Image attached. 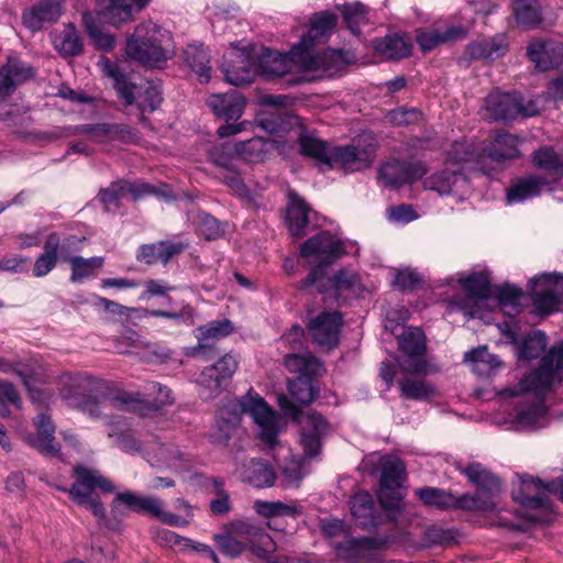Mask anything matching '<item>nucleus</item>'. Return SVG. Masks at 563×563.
Returning <instances> with one entry per match:
<instances>
[{
    "instance_id": "nucleus-1",
    "label": "nucleus",
    "mask_w": 563,
    "mask_h": 563,
    "mask_svg": "<svg viewBox=\"0 0 563 563\" xmlns=\"http://www.w3.org/2000/svg\"><path fill=\"white\" fill-rule=\"evenodd\" d=\"M335 25L336 16L329 11L316 13L310 19L308 34L302 36L301 41L292 47V54L298 58L303 70L321 71L331 76L347 63L341 49H325L321 53L311 51L314 43L324 42L329 38Z\"/></svg>"
},
{
    "instance_id": "nucleus-2",
    "label": "nucleus",
    "mask_w": 563,
    "mask_h": 563,
    "mask_svg": "<svg viewBox=\"0 0 563 563\" xmlns=\"http://www.w3.org/2000/svg\"><path fill=\"white\" fill-rule=\"evenodd\" d=\"M172 52L170 32L153 21L139 24L125 46L129 58L147 67H161Z\"/></svg>"
},
{
    "instance_id": "nucleus-3",
    "label": "nucleus",
    "mask_w": 563,
    "mask_h": 563,
    "mask_svg": "<svg viewBox=\"0 0 563 563\" xmlns=\"http://www.w3.org/2000/svg\"><path fill=\"white\" fill-rule=\"evenodd\" d=\"M478 157L472 143L454 142L448 153L445 167L426 178L424 187L440 195L463 191L467 187L463 170L478 167L475 163Z\"/></svg>"
},
{
    "instance_id": "nucleus-4",
    "label": "nucleus",
    "mask_w": 563,
    "mask_h": 563,
    "mask_svg": "<svg viewBox=\"0 0 563 563\" xmlns=\"http://www.w3.org/2000/svg\"><path fill=\"white\" fill-rule=\"evenodd\" d=\"M104 76L113 80L119 97L125 104L135 103L142 112L154 111L162 102L161 85L155 81H145L134 85L128 77L113 65L109 59L101 58L98 63Z\"/></svg>"
},
{
    "instance_id": "nucleus-5",
    "label": "nucleus",
    "mask_w": 563,
    "mask_h": 563,
    "mask_svg": "<svg viewBox=\"0 0 563 563\" xmlns=\"http://www.w3.org/2000/svg\"><path fill=\"white\" fill-rule=\"evenodd\" d=\"M345 253L342 241L329 232H321L305 241L300 247L301 256L310 264H317L307 278L300 283L301 289H308L319 282L323 275V266L331 265Z\"/></svg>"
},
{
    "instance_id": "nucleus-6",
    "label": "nucleus",
    "mask_w": 563,
    "mask_h": 563,
    "mask_svg": "<svg viewBox=\"0 0 563 563\" xmlns=\"http://www.w3.org/2000/svg\"><path fill=\"white\" fill-rule=\"evenodd\" d=\"M470 482L477 486L474 495L460 496V509L464 510H493L497 505L500 493V482L479 463H472L461 468Z\"/></svg>"
},
{
    "instance_id": "nucleus-7",
    "label": "nucleus",
    "mask_w": 563,
    "mask_h": 563,
    "mask_svg": "<svg viewBox=\"0 0 563 563\" xmlns=\"http://www.w3.org/2000/svg\"><path fill=\"white\" fill-rule=\"evenodd\" d=\"M74 473L76 481L69 492L71 498L78 505L87 507L96 517L103 519L106 509L101 501L92 496V492L95 488H100L104 493H112L115 489L114 485L98 470L77 465Z\"/></svg>"
},
{
    "instance_id": "nucleus-8",
    "label": "nucleus",
    "mask_w": 563,
    "mask_h": 563,
    "mask_svg": "<svg viewBox=\"0 0 563 563\" xmlns=\"http://www.w3.org/2000/svg\"><path fill=\"white\" fill-rule=\"evenodd\" d=\"M543 101V97H538L523 103L519 93L494 91L485 99L482 115L484 119L492 120H510L518 115L533 117L544 107Z\"/></svg>"
},
{
    "instance_id": "nucleus-9",
    "label": "nucleus",
    "mask_w": 563,
    "mask_h": 563,
    "mask_svg": "<svg viewBox=\"0 0 563 563\" xmlns=\"http://www.w3.org/2000/svg\"><path fill=\"white\" fill-rule=\"evenodd\" d=\"M376 459L380 467L379 501L387 509H396L404 498L399 488L406 479L405 464L394 455L369 456L373 463Z\"/></svg>"
},
{
    "instance_id": "nucleus-10",
    "label": "nucleus",
    "mask_w": 563,
    "mask_h": 563,
    "mask_svg": "<svg viewBox=\"0 0 563 563\" xmlns=\"http://www.w3.org/2000/svg\"><path fill=\"white\" fill-rule=\"evenodd\" d=\"M236 412L247 413L260 428V438L273 446L278 437V417L257 394L249 391L234 405Z\"/></svg>"
},
{
    "instance_id": "nucleus-11",
    "label": "nucleus",
    "mask_w": 563,
    "mask_h": 563,
    "mask_svg": "<svg viewBox=\"0 0 563 563\" xmlns=\"http://www.w3.org/2000/svg\"><path fill=\"white\" fill-rule=\"evenodd\" d=\"M549 494L560 495L563 499V479L558 478L543 484L540 479L530 475H522L518 488L512 492L514 499L531 510L550 509Z\"/></svg>"
},
{
    "instance_id": "nucleus-12",
    "label": "nucleus",
    "mask_w": 563,
    "mask_h": 563,
    "mask_svg": "<svg viewBox=\"0 0 563 563\" xmlns=\"http://www.w3.org/2000/svg\"><path fill=\"white\" fill-rule=\"evenodd\" d=\"M376 147L375 136L364 133L355 137L346 146L334 147L331 151V159L341 164L346 170H361L372 164Z\"/></svg>"
},
{
    "instance_id": "nucleus-13",
    "label": "nucleus",
    "mask_w": 563,
    "mask_h": 563,
    "mask_svg": "<svg viewBox=\"0 0 563 563\" xmlns=\"http://www.w3.org/2000/svg\"><path fill=\"white\" fill-rule=\"evenodd\" d=\"M563 380V345L542 358L541 366L520 380L522 390L537 395L545 394L558 382Z\"/></svg>"
},
{
    "instance_id": "nucleus-14",
    "label": "nucleus",
    "mask_w": 563,
    "mask_h": 563,
    "mask_svg": "<svg viewBox=\"0 0 563 563\" xmlns=\"http://www.w3.org/2000/svg\"><path fill=\"white\" fill-rule=\"evenodd\" d=\"M531 299L542 313L563 310V275L542 274L531 280Z\"/></svg>"
},
{
    "instance_id": "nucleus-15",
    "label": "nucleus",
    "mask_w": 563,
    "mask_h": 563,
    "mask_svg": "<svg viewBox=\"0 0 563 563\" xmlns=\"http://www.w3.org/2000/svg\"><path fill=\"white\" fill-rule=\"evenodd\" d=\"M238 366V358L225 354L216 364L206 367L198 379L201 397L206 400L216 398L228 386Z\"/></svg>"
},
{
    "instance_id": "nucleus-16",
    "label": "nucleus",
    "mask_w": 563,
    "mask_h": 563,
    "mask_svg": "<svg viewBox=\"0 0 563 563\" xmlns=\"http://www.w3.org/2000/svg\"><path fill=\"white\" fill-rule=\"evenodd\" d=\"M462 287L467 291V297L464 302L459 303L452 301L450 307L457 306L465 314L471 318H484L482 308L486 305V301L490 295V286L488 277L483 273L472 274L466 278L459 279Z\"/></svg>"
},
{
    "instance_id": "nucleus-17",
    "label": "nucleus",
    "mask_w": 563,
    "mask_h": 563,
    "mask_svg": "<svg viewBox=\"0 0 563 563\" xmlns=\"http://www.w3.org/2000/svg\"><path fill=\"white\" fill-rule=\"evenodd\" d=\"M404 356L397 360L398 366L406 373H422L427 364L421 357L426 350L423 332L418 328L404 330L398 339Z\"/></svg>"
},
{
    "instance_id": "nucleus-18",
    "label": "nucleus",
    "mask_w": 563,
    "mask_h": 563,
    "mask_svg": "<svg viewBox=\"0 0 563 563\" xmlns=\"http://www.w3.org/2000/svg\"><path fill=\"white\" fill-rule=\"evenodd\" d=\"M330 433V424L323 416L309 412L301 421L299 445L306 460L317 457L322 450V441Z\"/></svg>"
},
{
    "instance_id": "nucleus-19",
    "label": "nucleus",
    "mask_w": 563,
    "mask_h": 563,
    "mask_svg": "<svg viewBox=\"0 0 563 563\" xmlns=\"http://www.w3.org/2000/svg\"><path fill=\"white\" fill-rule=\"evenodd\" d=\"M263 106L276 108L275 112H263L257 124L271 134L285 133L299 124V118L288 113L285 108L289 99L285 96H265L262 100Z\"/></svg>"
},
{
    "instance_id": "nucleus-20",
    "label": "nucleus",
    "mask_w": 563,
    "mask_h": 563,
    "mask_svg": "<svg viewBox=\"0 0 563 563\" xmlns=\"http://www.w3.org/2000/svg\"><path fill=\"white\" fill-rule=\"evenodd\" d=\"M336 555L346 563H375L379 542L373 538H345L333 543Z\"/></svg>"
},
{
    "instance_id": "nucleus-21",
    "label": "nucleus",
    "mask_w": 563,
    "mask_h": 563,
    "mask_svg": "<svg viewBox=\"0 0 563 563\" xmlns=\"http://www.w3.org/2000/svg\"><path fill=\"white\" fill-rule=\"evenodd\" d=\"M152 0H98V13L107 23L119 26L133 21Z\"/></svg>"
},
{
    "instance_id": "nucleus-22",
    "label": "nucleus",
    "mask_w": 563,
    "mask_h": 563,
    "mask_svg": "<svg viewBox=\"0 0 563 563\" xmlns=\"http://www.w3.org/2000/svg\"><path fill=\"white\" fill-rule=\"evenodd\" d=\"M342 316L339 312H322L310 320L308 329L313 340L324 349H332L339 342Z\"/></svg>"
},
{
    "instance_id": "nucleus-23",
    "label": "nucleus",
    "mask_w": 563,
    "mask_h": 563,
    "mask_svg": "<svg viewBox=\"0 0 563 563\" xmlns=\"http://www.w3.org/2000/svg\"><path fill=\"white\" fill-rule=\"evenodd\" d=\"M426 174V167L422 163L412 164L389 162L379 169V179L385 187L398 188L399 186L415 181Z\"/></svg>"
},
{
    "instance_id": "nucleus-24",
    "label": "nucleus",
    "mask_w": 563,
    "mask_h": 563,
    "mask_svg": "<svg viewBox=\"0 0 563 563\" xmlns=\"http://www.w3.org/2000/svg\"><path fill=\"white\" fill-rule=\"evenodd\" d=\"M296 64L300 66L298 58L292 54V49L290 55H286L265 48L260 56L257 69L266 80H273L290 74Z\"/></svg>"
},
{
    "instance_id": "nucleus-25",
    "label": "nucleus",
    "mask_w": 563,
    "mask_h": 563,
    "mask_svg": "<svg viewBox=\"0 0 563 563\" xmlns=\"http://www.w3.org/2000/svg\"><path fill=\"white\" fill-rule=\"evenodd\" d=\"M144 457L153 466L180 471L185 467L184 454L173 443L152 441L146 444L143 452Z\"/></svg>"
},
{
    "instance_id": "nucleus-26",
    "label": "nucleus",
    "mask_w": 563,
    "mask_h": 563,
    "mask_svg": "<svg viewBox=\"0 0 563 563\" xmlns=\"http://www.w3.org/2000/svg\"><path fill=\"white\" fill-rule=\"evenodd\" d=\"M222 71L225 80L234 86L250 84L253 80L255 69L244 51L234 49L224 55Z\"/></svg>"
},
{
    "instance_id": "nucleus-27",
    "label": "nucleus",
    "mask_w": 563,
    "mask_h": 563,
    "mask_svg": "<svg viewBox=\"0 0 563 563\" xmlns=\"http://www.w3.org/2000/svg\"><path fill=\"white\" fill-rule=\"evenodd\" d=\"M527 55L538 69L545 71L562 64L563 45L554 41L534 40L529 44Z\"/></svg>"
},
{
    "instance_id": "nucleus-28",
    "label": "nucleus",
    "mask_w": 563,
    "mask_h": 563,
    "mask_svg": "<svg viewBox=\"0 0 563 563\" xmlns=\"http://www.w3.org/2000/svg\"><path fill=\"white\" fill-rule=\"evenodd\" d=\"M154 192V188L148 184L118 181L111 184L109 188L101 190L99 199L104 205L107 211H115L119 208V200L129 195H131L133 200H137L144 195Z\"/></svg>"
},
{
    "instance_id": "nucleus-29",
    "label": "nucleus",
    "mask_w": 563,
    "mask_h": 563,
    "mask_svg": "<svg viewBox=\"0 0 563 563\" xmlns=\"http://www.w3.org/2000/svg\"><path fill=\"white\" fill-rule=\"evenodd\" d=\"M140 399L131 393L119 390L115 394L103 397L99 402H85L82 410L91 418H100L101 416L108 417V412L113 409L136 411Z\"/></svg>"
},
{
    "instance_id": "nucleus-30",
    "label": "nucleus",
    "mask_w": 563,
    "mask_h": 563,
    "mask_svg": "<svg viewBox=\"0 0 563 563\" xmlns=\"http://www.w3.org/2000/svg\"><path fill=\"white\" fill-rule=\"evenodd\" d=\"M35 434L26 437L27 443L44 455L58 456L59 445L55 442V426L45 413H40L34 420Z\"/></svg>"
},
{
    "instance_id": "nucleus-31",
    "label": "nucleus",
    "mask_w": 563,
    "mask_h": 563,
    "mask_svg": "<svg viewBox=\"0 0 563 563\" xmlns=\"http://www.w3.org/2000/svg\"><path fill=\"white\" fill-rule=\"evenodd\" d=\"M212 112L225 121L238 120L244 112L245 99L236 91L212 95L207 100Z\"/></svg>"
},
{
    "instance_id": "nucleus-32",
    "label": "nucleus",
    "mask_w": 563,
    "mask_h": 563,
    "mask_svg": "<svg viewBox=\"0 0 563 563\" xmlns=\"http://www.w3.org/2000/svg\"><path fill=\"white\" fill-rule=\"evenodd\" d=\"M33 69L18 59L9 62L0 68V101L13 93L16 87L33 77Z\"/></svg>"
},
{
    "instance_id": "nucleus-33",
    "label": "nucleus",
    "mask_w": 563,
    "mask_h": 563,
    "mask_svg": "<svg viewBox=\"0 0 563 563\" xmlns=\"http://www.w3.org/2000/svg\"><path fill=\"white\" fill-rule=\"evenodd\" d=\"M62 14L59 3L55 1H42L23 12L22 21L23 24L31 30L36 32L43 27L45 23L56 22Z\"/></svg>"
},
{
    "instance_id": "nucleus-34",
    "label": "nucleus",
    "mask_w": 563,
    "mask_h": 563,
    "mask_svg": "<svg viewBox=\"0 0 563 563\" xmlns=\"http://www.w3.org/2000/svg\"><path fill=\"white\" fill-rule=\"evenodd\" d=\"M518 139L509 133H496L492 144L488 147L482 150V152L475 150L479 157L475 162L477 166L481 165L484 156L492 158L493 161L511 159L519 156L518 151Z\"/></svg>"
},
{
    "instance_id": "nucleus-35",
    "label": "nucleus",
    "mask_w": 563,
    "mask_h": 563,
    "mask_svg": "<svg viewBox=\"0 0 563 563\" xmlns=\"http://www.w3.org/2000/svg\"><path fill=\"white\" fill-rule=\"evenodd\" d=\"M521 394H532L537 398V401L532 402L527 408L518 410L514 420L516 427L521 430L542 427L545 418V407L542 405L541 398L544 394L537 395L533 391L522 390L519 384L511 395L517 396Z\"/></svg>"
},
{
    "instance_id": "nucleus-36",
    "label": "nucleus",
    "mask_w": 563,
    "mask_h": 563,
    "mask_svg": "<svg viewBox=\"0 0 563 563\" xmlns=\"http://www.w3.org/2000/svg\"><path fill=\"white\" fill-rule=\"evenodd\" d=\"M544 189H551L549 180H544L542 176L531 175L517 179L507 189V201L509 203L522 202L527 199L537 197Z\"/></svg>"
},
{
    "instance_id": "nucleus-37",
    "label": "nucleus",
    "mask_w": 563,
    "mask_h": 563,
    "mask_svg": "<svg viewBox=\"0 0 563 563\" xmlns=\"http://www.w3.org/2000/svg\"><path fill=\"white\" fill-rule=\"evenodd\" d=\"M239 475L243 482L255 487H269L276 479L273 468L262 460H250L239 468Z\"/></svg>"
},
{
    "instance_id": "nucleus-38",
    "label": "nucleus",
    "mask_w": 563,
    "mask_h": 563,
    "mask_svg": "<svg viewBox=\"0 0 563 563\" xmlns=\"http://www.w3.org/2000/svg\"><path fill=\"white\" fill-rule=\"evenodd\" d=\"M254 539L251 541L252 552L266 563H319L310 558L294 559L285 555L272 558L271 553L276 551L277 547L275 541L267 533H253Z\"/></svg>"
},
{
    "instance_id": "nucleus-39",
    "label": "nucleus",
    "mask_w": 563,
    "mask_h": 563,
    "mask_svg": "<svg viewBox=\"0 0 563 563\" xmlns=\"http://www.w3.org/2000/svg\"><path fill=\"white\" fill-rule=\"evenodd\" d=\"M532 163L537 168L547 172V175L542 176V178L549 180L550 186L555 184L563 176V162L551 147L543 146L534 151L532 154Z\"/></svg>"
},
{
    "instance_id": "nucleus-40",
    "label": "nucleus",
    "mask_w": 563,
    "mask_h": 563,
    "mask_svg": "<svg viewBox=\"0 0 563 563\" xmlns=\"http://www.w3.org/2000/svg\"><path fill=\"white\" fill-rule=\"evenodd\" d=\"M351 512L357 523L363 528L378 525V516L373 497L366 492L355 494L350 500Z\"/></svg>"
},
{
    "instance_id": "nucleus-41",
    "label": "nucleus",
    "mask_w": 563,
    "mask_h": 563,
    "mask_svg": "<svg viewBox=\"0 0 563 563\" xmlns=\"http://www.w3.org/2000/svg\"><path fill=\"white\" fill-rule=\"evenodd\" d=\"M183 56L200 82H208L211 79L210 56L201 44H188Z\"/></svg>"
},
{
    "instance_id": "nucleus-42",
    "label": "nucleus",
    "mask_w": 563,
    "mask_h": 563,
    "mask_svg": "<svg viewBox=\"0 0 563 563\" xmlns=\"http://www.w3.org/2000/svg\"><path fill=\"white\" fill-rule=\"evenodd\" d=\"M507 41L498 35L489 40L475 41L467 46L466 53L472 59H497L506 54Z\"/></svg>"
},
{
    "instance_id": "nucleus-43",
    "label": "nucleus",
    "mask_w": 563,
    "mask_h": 563,
    "mask_svg": "<svg viewBox=\"0 0 563 563\" xmlns=\"http://www.w3.org/2000/svg\"><path fill=\"white\" fill-rule=\"evenodd\" d=\"M60 239L57 233H51L44 243L43 253L36 258L33 266L35 277L46 276L56 266Z\"/></svg>"
},
{
    "instance_id": "nucleus-44",
    "label": "nucleus",
    "mask_w": 563,
    "mask_h": 563,
    "mask_svg": "<svg viewBox=\"0 0 563 563\" xmlns=\"http://www.w3.org/2000/svg\"><path fill=\"white\" fill-rule=\"evenodd\" d=\"M374 48L389 59H400L410 54L411 43L407 36L395 34L375 40Z\"/></svg>"
},
{
    "instance_id": "nucleus-45",
    "label": "nucleus",
    "mask_w": 563,
    "mask_h": 563,
    "mask_svg": "<svg viewBox=\"0 0 563 563\" xmlns=\"http://www.w3.org/2000/svg\"><path fill=\"white\" fill-rule=\"evenodd\" d=\"M464 362L468 363L472 371L479 376H489L500 365L498 357L490 354L486 346L466 352Z\"/></svg>"
},
{
    "instance_id": "nucleus-46",
    "label": "nucleus",
    "mask_w": 563,
    "mask_h": 563,
    "mask_svg": "<svg viewBox=\"0 0 563 563\" xmlns=\"http://www.w3.org/2000/svg\"><path fill=\"white\" fill-rule=\"evenodd\" d=\"M512 8L516 22L526 29H534L542 22L539 0H514Z\"/></svg>"
},
{
    "instance_id": "nucleus-47",
    "label": "nucleus",
    "mask_w": 563,
    "mask_h": 563,
    "mask_svg": "<svg viewBox=\"0 0 563 563\" xmlns=\"http://www.w3.org/2000/svg\"><path fill=\"white\" fill-rule=\"evenodd\" d=\"M289 205L287 209V223L289 231L294 235H301L308 223L307 203L295 192L288 194Z\"/></svg>"
},
{
    "instance_id": "nucleus-48",
    "label": "nucleus",
    "mask_w": 563,
    "mask_h": 563,
    "mask_svg": "<svg viewBox=\"0 0 563 563\" xmlns=\"http://www.w3.org/2000/svg\"><path fill=\"white\" fill-rule=\"evenodd\" d=\"M416 495L427 506L438 509L460 508V497L435 487H421L416 489Z\"/></svg>"
},
{
    "instance_id": "nucleus-49",
    "label": "nucleus",
    "mask_w": 563,
    "mask_h": 563,
    "mask_svg": "<svg viewBox=\"0 0 563 563\" xmlns=\"http://www.w3.org/2000/svg\"><path fill=\"white\" fill-rule=\"evenodd\" d=\"M271 147V142L262 137H254L234 145L236 156L249 163L263 162Z\"/></svg>"
},
{
    "instance_id": "nucleus-50",
    "label": "nucleus",
    "mask_w": 563,
    "mask_h": 563,
    "mask_svg": "<svg viewBox=\"0 0 563 563\" xmlns=\"http://www.w3.org/2000/svg\"><path fill=\"white\" fill-rule=\"evenodd\" d=\"M96 385L97 382L87 374L69 375L60 394L66 400H77L96 389Z\"/></svg>"
},
{
    "instance_id": "nucleus-51",
    "label": "nucleus",
    "mask_w": 563,
    "mask_h": 563,
    "mask_svg": "<svg viewBox=\"0 0 563 563\" xmlns=\"http://www.w3.org/2000/svg\"><path fill=\"white\" fill-rule=\"evenodd\" d=\"M308 472L309 470L306 459L291 456L282 465L279 478L285 487H298Z\"/></svg>"
},
{
    "instance_id": "nucleus-52",
    "label": "nucleus",
    "mask_w": 563,
    "mask_h": 563,
    "mask_svg": "<svg viewBox=\"0 0 563 563\" xmlns=\"http://www.w3.org/2000/svg\"><path fill=\"white\" fill-rule=\"evenodd\" d=\"M284 364L290 372L298 373L302 376L319 375L322 369L319 360L310 354H288L285 356Z\"/></svg>"
},
{
    "instance_id": "nucleus-53",
    "label": "nucleus",
    "mask_w": 563,
    "mask_h": 563,
    "mask_svg": "<svg viewBox=\"0 0 563 563\" xmlns=\"http://www.w3.org/2000/svg\"><path fill=\"white\" fill-rule=\"evenodd\" d=\"M54 47L63 56H75L81 53L82 43L74 25L68 24L53 40Z\"/></svg>"
},
{
    "instance_id": "nucleus-54",
    "label": "nucleus",
    "mask_w": 563,
    "mask_h": 563,
    "mask_svg": "<svg viewBox=\"0 0 563 563\" xmlns=\"http://www.w3.org/2000/svg\"><path fill=\"white\" fill-rule=\"evenodd\" d=\"M163 506V501L159 498L153 496H144L141 505V511L151 514L152 516L158 518L161 521L169 526L186 527L188 525L187 519H183L179 515L164 511Z\"/></svg>"
},
{
    "instance_id": "nucleus-55",
    "label": "nucleus",
    "mask_w": 563,
    "mask_h": 563,
    "mask_svg": "<svg viewBox=\"0 0 563 563\" xmlns=\"http://www.w3.org/2000/svg\"><path fill=\"white\" fill-rule=\"evenodd\" d=\"M521 297V290L510 285L499 287L496 292V301L499 309L509 317L516 316L520 311Z\"/></svg>"
},
{
    "instance_id": "nucleus-56",
    "label": "nucleus",
    "mask_w": 563,
    "mask_h": 563,
    "mask_svg": "<svg viewBox=\"0 0 563 563\" xmlns=\"http://www.w3.org/2000/svg\"><path fill=\"white\" fill-rule=\"evenodd\" d=\"M209 494L214 495L210 501V509L214 515H225L231 509L230 496L223 488V481L220 478H209L205 484Z\"/></svg>"
},
{
    "instance_id": "nucleus-57",
    "label": "nucleus",
    "mask_w": 563,
    "mask_h": 563,
    "mask_svg": "<svg viewBox=\"0 0 563 563\" xmlns=\"http://www.w3.org/2000/svg\"><path fill=\"white\" fill-rule=\"evenodd\" d=\"M147 394L143 396H141L139 393L132 394L134 397L140 399L136 410L141 409L143 404L151 405L155 409H159L161 407L169 405L173 401L170 390L158 383L152 382L147 384Z\"/></svg>"
},
{
    "instance_id": "nucleus-58",
    "label": "nucleus",
    "mask_w": 563,
    "mask_h": 563,
    "mask_svg": "<svg viewBox=\"0 0 563 563\" xmlns=\"http://www.w3.org/2000/svg\"><path fill=\"white\" fill-rule=\"evenodd\" d=\"M298 141L302 154L322 162H330L331 152L327 143L312 134L305 133L299 135Z\"/></svg>"
},
{
    "instance_id": "nucleus-59",
    "label": "nucleus",
    "mask_w": 563,
    "mask_h": 563,
    "mask_svg": "<svg viewBox=\"0 0 563 563\" xmlns=\"http://www.w3.org/2000/svg\"><path fill=\"white\" fill-rule=\"evenodd\" d=\"M547 336L544 332L536 330L530 332L522 342L519 357L526 360L537 358L545 350Z\"/></svg>"
},
{
    "instance_id": "nucleus-60",
    "label": "nucleus",
    "mask_w": 563,
    "mask_h": 563,
    "mask_svg": "<svg viewBox=\"0 0 563 563\" xmlns=\"http://www.w3.org/2000/svg\"><path fill=\"white\" fill-rule=\"evenodd\" d=\"M71 265L70 280L77 283L85 277L92 274V271L103 265V257H90L84 258L80 256H74L69 258Z\"/></svg>"
},
{
    "instance_id": "nucleus-61",
    "label": "nucleus",
    "mask_w": 563,
    "mask_h": 563,
    "mask_svg": "<svg viewBox=\"0 0 563 563\" xmlns=\"http://www.w3.org/2000/svg\"><path fill=\"white\" fill-rule=\"evenodd\" d=\"M399 387L401 396L407 399L426 400L434 394L433 387L424 380L404 379Z\"/></svg>"
},
{
    "instance_id": "nucleus-62",
    "label": "nucleus",
    "mask_w": 563,
    "mask_h": 563,
    "mask_svg": "<svg viewBox=\"0 0 563 563\" xmlns=\"http://www.w3.org/2000/svg\"><path fill=\"white\" fill-rule=\"evenodd\" d=\"M233 324L230 320H214L206 325L198 328V340L199 342L207 340L221 339L233 332Z\"/></svg>"
},
{
    "instance_id": "nucleus-63",
    "label": "nucleus",
    "mask_w": 563,
    "mask_h": 563,
    "mask_svg": "<svg viewBox=\"0 0 563 563\" xmlns=\"http://www.w3.org/2000/svg\"><path fill=\"white\" fill-rule=\"evenodd\" d=\"M342 14L347 27L355 35L358 34L360 26L367 21L366 9L360 2L343 4Z\"/></svg>"
},
{
    "instance_id": "nucleus-64",
    "label": "nucleus",
    "mask_w": 563,
    "mask_h": 563,
    "mask_svg": "<svg viewBox=\"0 0 563 563\" xmlns=\"http://www.w3.org/2000/svg\"><path fill=\"white\" fill-rule=\"evenodd\" d=\"M289 390L292 398L301 405H309L316 399L318 394L312 383L301 377L290 384Z\"/></svg>"
}]
</instances>
